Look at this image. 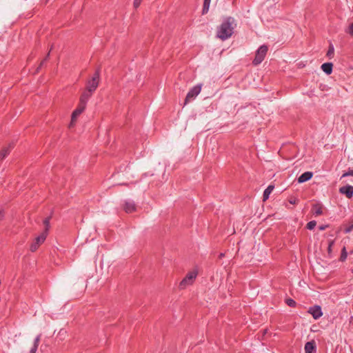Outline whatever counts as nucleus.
<instances>
[{"mask_svg": "<svg viewBox=\"0 0 353 353\" xmlns=\"http://www.w3.org/2000/svg\"><path fill=\"white\" fill-rule=\"evenodd\" d=\"M234 20L232 17L225 19L217 28V37L225 41L232 35L234 32L233 23Z\"/></svg>", "mask_w": 353, "mask_h": 353, "instance_id": "f257e3e1", "label": "nucleus"}, {"mask_svg": "<svg viewBox=\"0 0 353 353\" xmlns=\"http://www.w3.org/2000/svg\"><path fill=\"white\" fill-rule=\"evenodd\" d=\"M50 217H47L43 220L45 230L41 234L36 237L34 241L31 243L30 247V250L31 252H35L40 246V245H41L45 241L50 228Z\"/></svg>", "mask_w": 353, "mask_h": 353, "instance_id": "f03ea898", "label": "nucleus"}, {"mask_svg": "<svg viewBox=\"0 0 353 353\" xmlns=\"http://www.w3.org/2000/svg\"><path fill=\"white\" fill-rule=\"evenodd\" d=\"M100 79V72L97 70L91 79L88 80L86 84V90L93 93L99 86Z\"/></svg>", "mask_w": 353, "mask_h": 353, "instance_id": "7ed1b4c3", "label": "nucleus"}, {"mask_svg": "<svg viewBox=\"0 0 353 353\" xmlns=\"http://www.w3.org/2000/svg\"><path fill=\"white\" fill-rule=\"evenodd\" d=\"M268 50V47L266 45L261 46L256 52L255 57L252 61L254 65H259L265 59Z\"/></svg>", "mask_w": 353, "mask_h": 353, "instance_id": "20e7f679", "label": "nucleus"}, {"mask_svg": "<svg viewBox=\"0 0 353 353\" xmlns=\"http://www.w3.org/2000/svg\"><path fill=\"white\" fill-rule=\"evenodd\" d=\"M201 84H197L194 85L193 88H192L189 92H188L184 105H186L190 101L194 100L201 92Z\"/></svg>", "mask_w": 353, "mask_h": 353, "instance_id": "39448f33", "label": "nucleus"}, {"mask_svg": "<svg viewBox=\"0 0 353 353\" xmlns=\"http://www.w3.org/2000/svg\"><path fill=\"white\" fill-rule=\"evenodd\" d=\"M197 276V272L195 271L190 272L187 274L185 278L180 282L179 288L181 289L185 288L188 285H191Z\"/></svg>", "mask_w": 353, "mask_h": 353, "instance_id": "423d86ee", "label": "nucleus"}, {"mask_svg": "<svg viewBox=\"0 0 353 353\" xmlns=\"http://www.w3.org/2000/svg\"><path fill=\"white\" fill-rule=\"evenodd\" d=\"M86 105H83L81 103L78 104L77 108L74 110L71 117V123L70 124V127L73 125V123L76 121L77 117H79L85 109Z\"/></svg>", "mask_w": 353, "mask_h": 353, "instance_id": "0eeeda50", "label": "nucleus"}, {"mask_svg": "<svg viewBox=\"0 0 353 353\" xmlns=\"http://www.w3.org/2000/svg\"><path fill=\"white\" fill-rule=\"evenodd\" d=\"M308 313H310L315 320L319 319L323 315L321 307L319 305H314L309 307Z\"/></svg>", "mask_w": 353, "mask_h": 353, "instance_id": "6e6552de", "label": "nucleus"}, {"mask_svg": "<svg viewBox=\"0 0 353 353\" xmlns=\"http://www.w3.org/2000/svg\"><path fill=\"white\" fill-rule=\"evenodd\" d=\"M339 192L346 196L347 198L350 199L353 196V186L346 185L339 188Z\"/></svg>", "mask_w": 353, "mask_h": 353, "instance_id": "1a4fd4ad", "label": "nucleus"}, {"mask_svg": "<svg viewBox=\"0 0 353 353\" xmlns=\"http://www.w3.org/2000/svg\"><path fill=\"white\" fill-rule=\"evenodd\" d=\"M123 209L127 213H132L136 211L137 205L134 201L132 200H125L124 203Z\"/></svg>", "mask_w": 353, "mask_h": 353, "instance_id": "9d476101", "label": "nucleus"}, {"mask_svg": "<svg viewBox=\"0 0 353 353\" xmlns=\"http://www.w3.org/2000/svg\"><path fill=\"white\" fill-rule=\"evenodd\" d=\"M304 350L305 353H316V345L314 341H310L305 344Z\"/></svg>", "mask_w": 353, "mask_h": 353, "instance_id": "9b49d317", "label": "nucleus"}, {"mask_svg": "<svg viewBox=\"0 0 353 353\" xmlns=\"http://www.w3.org/2000/svg\"><path fill=\"white\" fill-rule=\"evenodd\" d=\"M13 148L14 144L12 143H10L7 147L3 148L0 151V161H3L10 153Z\"/></svg>", "mask_w": 353, "mask_h": 353, "instance_id": "f8f14e48", "label": "nucleus"}, {"mask_svg": "<svg viewBox=\"0 0 353 353\" xmlns=\"http://www.w3.org/2000/svg\"><path fill=\"white\" fill-rule=\"evenodd\" d=\"M92 94V92L85 90L81 95V97L79 99V103L86 105L88 100L91 97Z\"/></svg>", "mask_w": 353, "mask_h": 353, "instance_id": "ddd939ff", "label": "nucleus"}, {"mask_svg": "<svg viewBox=\"0 0 353 353\" xmlns=\"http://www.w3.org/2000/svg\"><path fill=\"white\" fill-rule=\"evenodd\" d=\"M313 173L312 172H305L298 178V182L302 183L306 182L312 179Z\"/></svg>", "mask_w": 353, "mask_h": 353, "instance_id": "4468645a", "label": "nucleus"}, {"mask_svg": "<svg viewBox=\"0 0 353 353\" xmlns=\"http://www.w3.org/2000/svg\"><path fill=\"white\" fill-rule=\"evenodd\" d=\"M321 68L326 74H330L333 70V64L330 62L324 63L321 65Z\"/></svg>", "mask_w": 353, "mask_h": 353, "instance_id": "2eb2a0df", "label": "nucleus"}, {"mask_svg": "<svg viewBox=\"0 0 353 353\" xmlns=\"http://www.w3.org/2000/svg\"><path fill=\"white\" fill-rule=\"evenodd\" d=\"M274 188V186L272 185H270L267 187V188L264 190L263 194V200L266 201L269 199L270 194L272 193Z\"/></svg>", "mask_w": 353, "mask_h": 353, "instance_id": "dca6fc26", "label": "nucleus"}, {"mask_svg": "<svg viewBox=\"0 0 353 353\" xmlns=\"http://www.w3.org/2000/svg\"><path fill=\"white\" fill-rule=\"evenodd\" d=\"M313 214L315 216H319L323 214V208L321 204H314L312 207Z\"/></svg>", "mask_w": 353, "mask_h": 353, "instance_id": "f3484780", "label": "nucleus"}, {"mask_svg": "<svg viewBox=\"0 0 353 353\" xmlns=\"http://www.w3.org/2000/svg\"><path fill=\"white\" fill-rule=\"evenodd\" d=\"M210 2H211V0H204L203 9H202L203 14L208 13V10H209Z\"/></svg>", "mask_w": 353, "mask_h": 353, "instance_id": "a211bd4d", "label": "nucleus"}, {"mask_svg": "<svg viewBox=\"0 0 353 353\" xmlns=\"http://www.w3.org/2000/svg\"><path fill=\"white\" fill-rule=\"evenodd\" d=\"M334 48L332 43H330L328 50L327 52V57L329 59H332L334 57Z\"/></svg>", "mask_w": 353, "mask_h": 353, "instance_id": "6ab92c4d", "label": "nucleus"}, {"mask_svg": "<svg viewBox=\"0 0 353 353\" xmlns=\"http://www.w3.org/2000/svg\"><path fill=\"white\" fill-rule=\"evenodd\" d=\"M347 252L346 251V248H345V247H343L341 250L340 261L342 262L345 261L347 259Z\"/></svg>", "mask_w": 353, "mask_h": 353, "instance_id": "aec40b11", "label": "nucleus"}, {"mask_svg": "<svg viewBox=\"0 0 353 353\" xmlns=\"http://www.w3.org/2000/svg\"><path fill=\"white\" fill-rule=\"evenodd\" d=\"M334 243V240H329L328 241V247H327V254L330 257L332 256V248Z\"/></svg>", "mask_w": 353, "mask_h": 353, "instance_id": "412c9836", "label": "nucleus"}, {"mask_svg": "<svg viewBox=\"0 0 353 353\" xmlns=\"http://www.w3.org/2000/svg\"><path fill=\"white\" fill-rule=\"evenodd\" d=\"M316 225V221H309L307 223V225H306V228L308 229V230H313Z\"/></svg>", "mask_w": 353, "mask_h": 353, "instance_id": "4be33fe9", "label": "nucleus"}, {"mask_svg": "<svg viewBox=\"0 0 353 353\" xmlns=\"http://www.w3.org/2000/svg\"><path fill=\"white\" fill-rule=\"evenodd\" d=\"M285 303L290 307H295L296 305V301L294 300H293L292 299H287L285 300Z\"/></svg>", "mask_w": 353, "mask_h": 353, "instance_id": "5701e85b", "label": "nucleus"}, {"mask_svg": "<svg viewBox=\"0 0 353 353\" xmlns=\"http://www.w3.org/2000/svg\"><path fill=\"white\" fill-rule=\"evenodd\" d=\"M349 176H353V170L349 169L348 171L344 172L342 174L341 178L347 177Z\"/></svg>", "mask_w": 353, "mask_h": 353, "instance_id": "b1692460", "label": "nucleus"}, {"mask_svg": "<svg viewBox=\"0 0 353 353\" xmlns=\"http://www.w3.org/2000/svg\"><path fill=\"white\" fill-rule=\"evenodd\" d=\"M41 334H38V335L36 336V338H35V339H34V344H33V345H36V346H37V347L39 346V343H40V340H41Z\"/></svg>", "mask_w": 353, "mask_h": 353, "instance_id": "393cba45", "label": "nucleus"}, {"mask_svg": "<svg viewBox=\"0 0 353 353\" xmlns=\"http://www.w3.org/2000/svg\"><path fill=\"white\" fill-rule=\"evenodd\" d=\"M141 1L142 0H134V7L137 8L141 5Z\"/></svg>", "mask_w": 353, "mask_h": 353, "instance_id": "a878e982", "label": "nucleus"}, {"mask_svg": "<svg viewBox=\"0 0 353 353\" xmlns=\"http://www.w3.org/2000/svg\"><path fill=\"white\" fill-rule=\"evenodd\" d=\"M353 229V223L345 229V233H350Z\"/></svg>", "mask_w": 353, "mask_h": 353, "instance_id": "bb28decb", "label": "nucleus"}, {"mask_svg": "<svg viewBox=\"0 0 353 353\" xmlns=\"http://www.w3.org/2000/svg\"><path fill=\"white\" fill-rule=\"evenodd\" d=\"M348 33L353 35V22L349 26Z\"/></svg>", "mask_w": 353, "mask_h": 353, "instance_id": "cd10ccee", "label": "nucleus"}, {"mask_svg": "<svg viewBox=\"0 0 353 353\" xmlns=\"http://www.w3.org/2000/svg\"><path fill=\"white\" fill-rule=\"evenodd\" d=\"M38 347L36 345H33L32 347L30 350V353H36Z\"/></svg>", "mask_w": 353, "mask_h": 353, "instance_id": "c85d7f7f", "label": "nucleus"}, {"mask_svg": "<svg viewBox=\"0 0 353 353\" xmlns=\"http://www.w3.org/2000/svg\"><path fill=\"white\" fill-rule=\"evenodd\" d=\"M49 54H50L48 53V54H47L46 57V58H45V59H44L41 62V64H40L39 68H41V67L43 65V63L47 61V59H48V57H49Z\"/></svg>", "mask_w": 353, "mask_h": 353, "instance_id": "c756f323", "label": "nucleus"}, {"mask_svg": "<svg viewBox=\"0 0 353 353\" xmlns=\"http://www.w3.org/2000/svg\"><path fill=\"white\" fill-rule=\"evenodd\" d=\"M4 218V212L3 211H0V221H2Z\"/></svg>", "mask_w": 353, "mask_h": 353, "instance_id": "7c9ffc66", "label": "nucleus"}, {"mask_svg": "<svg viewBox=\"0 0 353 353\" xmlns=\"http://www.w3.org/2000/svg\"><path fill=\"white\" fill-rule=\"evenodd\" d=\"M327 228V225H321L319 227L320 230H323Z\"/></svg>", "mask_w": 353, "mask_h": 353, "instance_id": "2f4dec72", "label": "nucleus"}, {"mask_svg": "<svg viewBox=\"0 0 353 353\" xmlns=\"http://www.w3.org/2000/svg\"><path fill=\"white\" fill-rule=\"evenodd\" d=\"M296 202V199L290 200V203L291 204H295Z\"/></svg>", "mask_w": 353, "mask_h": 353, "instance_id": "473e14b6", "label": "nucleus"}, {"mask_svg": "<svg viewBox=\"0 0 353 353\" xmlns=\"http://www.w3.org/2000/svg\"><path fill=\"white\" fill-rule=\"evenodd\" d=\"M223 256H224V254L221 253V254H220V255H219V257H220V258H221V257H223Z\"/></svg>", "mask_w": 353, "mask_h": 353, "instance_id": "72a5a7b5", "label": "nucleus"}]
</instances>
